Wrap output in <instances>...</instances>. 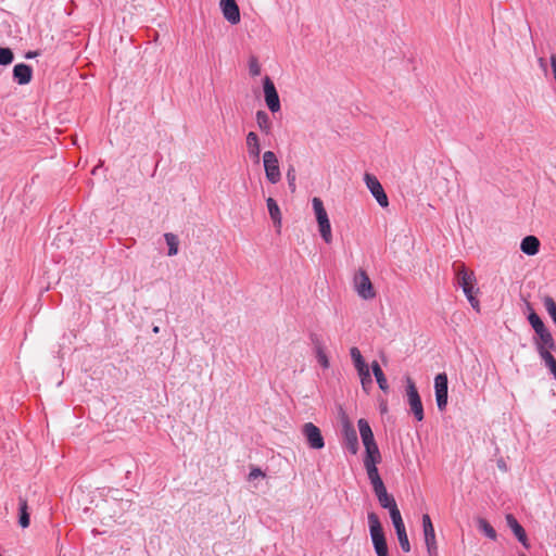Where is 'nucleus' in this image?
Wrapping results in <instances>:
<instances>
[{
  "label": "nucleus",
  "instance_id": "30",
  "mask_svg": "<svg viewBox=\"0 0 556 556\" xmlns=\"http://www.w3.org/2000/svg\"><path fill=\"white\" fill-rule=\"evenodd\" d=\"M378 502L381 505V507H383L386 509H389V510L391 508L397 506L396 503H395L394 497L391 494H389V493L383 495V496H381L380 498H378Z\"/></svg>",
  "mask_w": 556,
  "mask_h": 556
},
{
  "label": "nucleus",
  "instance_id": "44",
  "mask_svg": "<svg viewBox=\"0 0 556 556\" xmlns=\"http://www.w3.org/2000/svg\"><path fill=\"white\" fill-rule=\"evenodd\" d=\"M365 455H381L377 444L365 447Z\"/></svg>",
  "mask_w": 556,
  "mask_h": 556
},
{
  "label": "nucleus",
  "instance_id": "56",
  "mask_svg": "<svg viewBox=\"0 0 556 556\" xmlns=\"http://www.w3.org/2000/svg\"><path fill=\"white\" fill-rule=\"evenodd\" d=\"M552 319H553V321H554V323H555V325H556V316H555L554 318H552Z\"/></svg>",
  "mask_w": 556,
  "mask_h": 556
},
{
  "label": "nucleus",
  "instance_id": "28",
  "mask_svg": "<svg viewBox=\"0 0 556 556\" xmlns=\"http://www.w3.org/2000/svg\"><path fill=\"white\" fill-rule=\"evenodd\" d=\"M543 304L549 317L554 318L556 316V302L553 300V298L546 295L543 299Z\"/></svg>",
  "mask_w": 556,
  "mask_h": 556
},
{
  "label": "nucleus",
  "instance_id": "9",
  "mask_svg": "<svg viewBox=\"0 0 556 556\" xmlns=\"http://www.w3.org/2000/svg\"><path fill=\"white\" fill-rule=\"evenodd\" d=\"M435 401L438 408L443 412L447 405V376L442 372L434 378Z\"/></svg>",
  "mask_w": 556,
  "mask_h": 556
},
{
  "label": "nucleus",
  "instance_id": "21",
  "mask_svg": "<svg viewBox=\"0 0 556 556\" xmlns=\"http://www.w3.org/2000/svg\"><path fill=\"white\" fill-rule=\"evenodd\" d=\"M477 523L479 530L483 532L485 536L491 540H496L497 534L495 529L484 518H478Z\"/></svg>",
  "mask_w": 556,
  "mask_h": 556
},
{
  "label": "nucleus",
  "instance_id": "7",
  "mask_svg": "<svg viewBox=\"0 0 556 556\" xmlns=\"http://www.w3.org/2000/svg\"><path fill=\"white\" fill-rule=\"evenodd\" d=\"M263 162L266 178L271 184H277L281 178V174L276 154L271 151H266L263 155Z\"/></svg>",
  "mask_w": 556,
  "mask_h": 556
},
{
  "label": "nucleus",
  "instance_id": "22",
  "mask_svg": "<svg viewBox=\"0 0 556 556\" xmlns=\"http://www.w3.org/2000/svg\"><path fill=\"white\" fill-rule=\"evenodd\" d=\"M315 355H316V359H317L318 364L323 368H325V369L329 368L330 363H329V358H328V356L326 354V349H325L324 345L316 344V346H315Z\"/></svg>",
  "mask_w": 556,
  "mask_h": 556
},
{
  "label": "nucleus",
  "instance_id": "24",
  "mask_svg": "<svg viewBox=\"0 0 556 556\" xmlns=\"http://www.w3.org/2000/svg\"><path fill=\"white\" fill-rule=\"evenodd\" d=\"M350 354L356 370H359L367 366L357 348H352L350 350Z\"/></svg>",
  "mask_w": 556,
  "mask_h": 556
},
{
  "label": "nucleus",
  "instance_id": "45",
  "mask_svg": "<svg viewBox=\"0 0 556 556\" xmlns=\"http://www.w3.org/2000/svg\"><path fill=\"white\" fill-rule=\"evenodd\" d=\"M535 333L541 338L542 336L547 334L549 331L546 329L544 323L534 328Z\"/></svg>",
  "mask_w": 556,
  "mask_h": 556
},
{
  "label": "nucleus",
  "instance_id": "37",
  "mask_svg": "<svg viewBox=\"0 0 556 556\" xmlns=\"http://www.w3.org/2000/svg\"><path fill=\"white\" fill-rule=\"evenodd\" d=\"M377 556H389L387 541L374 544Z\"/></svg>",
  "mask_w": 556,
  "mask_h": 556
},
{
  "label": "nucleus",
  "instance_id": "11",
  "mask_svg": "<svg viewBox=\"0 0 556 556\" xmlns=\"http://www.w3.org/2000/svg\"><path fill=\"white\" fill-rule=\"evenodd\" d=\"M368 525L372 544L382 542L386 540L382 526L378 515L374 511L368 513Z\"/></svg>",
  "mask_w": 556,
  "mask_h": 556
},
{
  "label": "nucleus",
  "instance_id": "41",
  "mask_svg": "<svg viewBox=\"0 0 556 556\" xmlns=\"http://www.w3.org/2000/svg\"><path fill=\"white\" fill-rule=\"evenodd\" d=\"M389 513H390V517H391V519H392V522H397V520H399V521L403 520V519H402V516H401V513H400V510H399V508H397V506H395V507L391 508V509L389 510Z\"/></svg>",
  "mask_w": 556,
  "mask_h": 556
},
{
  "label": "nucleus",
  "instance_id": "31",
  "mask_svg": "<svg viewBox=\"0 0 556 556\" xmlns=\"http://www.w3.org/2000/svg\"><path fill=\"white\" fill-rule=\"evenodd\" d=\"M248 151H249L250 156L253 157L255 160V162H258L260 153H261V148H260L258 141H252V142L250 141Z\"/></svg>",
  "mask_w": 556,
  "mask_h": 556
},
{
  "label": "nucleus",
  "instance_id": "34",
  "mask_svg": "<svg viewBox=\"0 0 556 556\" xmlns=\"http://www.w3.org/2000/svg\"><path fill=\"white\" fill-rule=\"evenodd\" d=\"M357 426H358V430H359V434L361 437L362 435H368L370 433H372V430L368 424V421L364 418H361L358 421H357Z\"/></svg>",
  "mask_w": 556,
  "mask_h": 556
},
{
  "label": "nucleus",
  "instance_id": "43",
  "mask_svg": "<svg viewBox=\"0 0 556 556\" xmlns=\"http://www.w3.org/2000/svg\"><path fill=\"white\" fill-rule=\"evenodd\" d=\"M256 117H257V123L260 124L261 127H265L267 125L268 116L266 113L257 112Z\"/></svg>",
  "mask_w": 556,
  "mask_h": 556
},
{
  "label": "nucleus",
  "instance_id": "3",
  "mask_svg": "<svg viewBox=\"0 0 556 556\" xmlns=\"http://www.w3.org/2000/svg\"><path fill=\"white\" fill-rule=\"evenodd\" d=\"M406 395L412 413L418 421H421L424 407L417 388L410 378H407Z\"/></svg>",
  "mask_w": 556,
  "mask_h": 556
},
{
  "label": "nucleus",
  "instance_id": "15",
  "mask_svg": "<svg viewBox=\"0 0 556 556\" xmlns=\"http://www.w3.org/2000/svg\"><path fill=\"white\" fill-rule=\"evenodd\" d=\"M520 249L527 255H535L540 250V241L534 236H527L522 239Z\"/></svg>",
  "mask_w": 556,
  "mask_h": 556
},
{
  "label": "nucleus",
  "instance_id": "47",
  "mask_svg": "<svg viewBox=\"0 0 556 556\" xmlns=\"http://www.w3.org/2000/svg\"><path fill=\"white\" fill-rule=\"evenodd\" d=\"M467 300L469 301L472 308H475L476 311H479L480 304H479L478 299L475 295H470L469 298H467Z\"/></svg>",
  "mask_w": 556,
  "mask_h": 556
},
{
  "label": "nucleus",
  "instance_id": "52",
  "mask_svg": "<svg viewBox=\"0 0 556 556\" xmlns=\"http://www.w3.org/2000/svg\"><path fill=\"white\" fill-rule=\"evenodd\" d=\"M152 331H153V333H159L160 332V327L159 326H154L152 328Z\"/></svg>",
  "mask_w": 556,
  "mask_h": 556
},
{
  "label": "nucleus",
  "instance_id": "19",
  "mask_svg": "<svg viewBox=\"0 0 556 556\" xmlns=\"http://www.w3.org/2000/svg\"><path fill=\"white\" fill-rule=\"evenodd\" d=\"M371 369H372V374L377 380L379 388L382 391L387 392L389 390V384H388L387 378H386L382 369L380 368L379 364L377 362H372Z\"/></svg>",
  "mask_w": 556,
  "mask_h": 556
},
{
  "label": "nucleus",
  "instance_id": "48",
  "mask_svg": "<svg viewBox=\"0 0 556 556\" xmlns=\"http://www.w3.org/2000/svg\"><path fill=\"white\" fill-rule=\"evenodd\" d=\"M393 526L395 528L396 534L406 531L403 520L393 522Z\"/></svg>",
  "mask_w": 556,
  "mask_h": 556
},
{
  "label": "nucleus",
  "instance_id": "36",
  "mask_svg": "<svg viewBox=\"0 0 556 556\" xmlns=\"http://www.w3.org/2000/svg\"><path fill=\"white\" fill-rule=\"evenodd\" d=\"M371 486H372L375 495L377 496V500L380 498L381 496L388 494V491H387V488H386L383 481L378 482L377 484H372Z\"/></svg>",
  "mask_w": 556,
  "mask_h": 556
},
{
  "label": "nucleus",
  "instance_id": "14",
  "mask_svg": "<svg viewBox=\"0 0 556 556\" xmlns=\"http://www.w3.org/2000/svg\"><path fill=\"white\" fill-rule=\"evenodd\" d=\"M456 277L457 282L462 287V289L470 286H476V277L473 271H468L464 264L457 267Z\"/></svg>",
  "mask_w": 556,
  "mask_h": 556
},
{
  "label": "nucleus",
  "instance_id": "51",
  "mask_svg": "<svg viewBox=\"0 0 556 556\" xmlns=\"http://www.w3.org/2000/svg\"><path fill=\"white\" fill-rule=\"evenodd\" d=\"M247 139H256V135L254 132H249Z\"/></svg>",
  "mask_w": 556,
  "mask_h": 556
},
{
  "label": "nucleus",
  "instance_id": "55",
  "mask_svg": "<svg viewBox=\"0 0 556 556\" xmlns=\"http://www.w3.org/2000/svg\"><path fill=\"white\" fill-rule=\"evenodd\" d=\"M59 556H66V555H65V554H62V551H61Z\"/></svg>",
  "mask_w": 556,
  "mask_h": 556
},
{
  "label": "nucleus",
  "instance_id": "8",
  "mask_svg": "<svg viewBox=\"0 0 556 556\" xmlns=\"http://www.w3.org/2000/svg\"><path fill=\"white\" fill-rule=\"evenodd\" d=\"M364 180L367 188L371 192L372 197L377 200L379 205H381L382 207H387L389 205V200L377 177L366 173L364 176Z\"/></svg>",
  "mask_w": 556,
  "mask_h": 556
},
{
  "label": "nucleus",
  "instance_id": "20",
  "mask_svg": "<svg viewBox=\"0 0 556 556\" xmlns=\"http://www.w3.org/2000/svg\"><path fill=\"white\" fill-rule=\"evenodd\" d=\"M18 510H20V517H18V523L22 528H27L29 526V514H28V506L27 501L25 498L20 497L18 500Z\"/></svg>",
  "mask_w": 556,
  "mask_h": 556
},
{
  "label": "nucleus",
  "instance_id": "49",
  "mask_svg": "<svg viewBox=\"0 0 556 556\" xmlns=\"http://www.w3.org/2000/svg\"><path fill=\"white\" fill-rule=\"evenodd\" d=\"M463 291H464L466 298H469L470 295H475V286L463 288Z\"/></svg>",
  "mask_w": 556,
  "mask_h": 556
},
{
  "label": "nucleus",
  "instance_id": "13",
  "mask_svg": "<svg viewBox=\"0 0 556 556\" xmlns=\"http://www.w3.org/2000/svg\"><path fill=\"white\" fill-rule=\"evenodd\" d=\"M13 77L20 85H26L31 80L33 70L27 64H16L13 68Z\"/></svg>",
  "mask_w": 556,
  "mask_h": 556
},
{
  "label": "nucleus",
  "instance_id": "25",
  "mask_svg": "<svg viewBox=\"0 0 556 556\" xmlns=\"http://www.w3.org/2000/svg\"><path fill=\"white\" fill-rule=\"evenodd\" d=\"M357 374L359 376L363 389L367 391V387L372 382L368 366L357 370Z\"/></svg>",
  "mask_w": 556,
  "mask_h": 556
},
{
  "label": "nucleus",
  "instance_id": "50",
  "mask_svg": "<svg viewBox=\"0 0 556 556\" xmlns=\"http://www.w3.org/2000/svg\"><path fill=\"white\" fill-rule=\"evenodd\" d=\"M38 55V52L37 51H29L25 54V58L26 59H31V58H35Z\"/></svg>",
  "mask_w": 556,
  "mask_h": 556
},
{
  "label": "nucleus",
  "instance_id": "40",
  "mask_svg": "<svg viewBox=\"0 0 556 556\" xmlns=\"http://www.w3.org/2000/svg\"><path fill=\"white\" fill-rule=\"evenodd\" d=\"M265 477V473L260 468H252V470L249 473V480H255L257 478Z\"/></svg>",
  "mask_w": 556,
  "mask_h": 556
},
{
  "label": "nucleus",
  "instance_id": "29",
  "mask_svg": "<svg viewBox=\"0 0 556 556\" xmlns=\"http://www.w3.org/2000/svg\"><path fill=\"white\" fill-rule=\"evenodd\" d=\"M539 339H540V341L538 342L536 348L543 346V348L547 349L548 351L555 349V343H554L551 332H548L545 336H542Z\"/></svg>",
  "mask_w": 556,
  "mask_h": 556
},
{
  "label": "nucleus",
  "instance_id": "5",
  "mask_svg": "<svg viewBox=\"0 0 556 556\" xmlns=\"http://www.w3.org/2000/svg\"><path fill=\"white\" fill-rule=\"evenodd\" d=\"M422 530L428 556H439L434 528L427 514L422 516Z\"/></svg>",
  "mask_w": 556,
  "mask_h": 556
},
{
  "label": "nucleus",
  "instance_id": "12",
  "mask_svg": "<svg viewBox=\"0 0 556 556\" xmlns=\"http://www.w3.org/2000/svg\"><path fill=\"white\" fill-rule=\"evenodd\" d=\"M506 523L515 534V536L518 539V541L526 547L529 548L530 544L526 534L525 529L517 521V519L511 515L507 514L506 517Z\"/></svg>",
  "mask_w": 556,
  "mask_h": 556
},
{
  "label": "nucleus",
  "instance_id": "26",
  "mask_svg": "<svg viewBox=\"0 0 556 556\" xmlns=\"http://www.w3.org/2000/svg\"><path fill=\"white\" fill-rule=\"evenodd\" d=\"M368 476V479L372 484H377L378 482H381L382 479L379 475L377 466H364Z\"/></svg>",
  "mask_w": 556,
  "mask_h": 556
},
{
  "label": "nucleus",
  "instance_id": "46",
  "mask_svg": "<svg viewBox=\"0 0 556 556\" xmlns=\"http://www.w3.org/2000/svg\"><path fill=\"white\" fill-rule=\"evenodd\" d=\"M535 333L541 338L542 336L547 334L549 331L546 329L544 323L534 328Z\"/></svg>",
  "mask_w": 556,
  "mask_h": 556
},
{
  "label": "nucleus",
  "instance_id": "10",
  "mask_svg": "<svg viewBox=\"0 0 556 556\" xmlns=\"http://www.w3.org/2000/svg\"><path fill=\"white\" fill-rule=\"evenodd\" d=\"M219 5L225 20L231 25L240 23V10L236 0H220Z\"/></svg>",
  "mask_w": 556,
  "mask_h": 556
},
{
  "label": "nucleus",
  "instance_id": "16",
  "mask_svg": "<svg viewBox=\"0 0 556 556\" xmlns=\"http://www.w3.org/2000/svg\"><path fill=\"white\" fill-rule=\"evenodd\" d=\"M344 441L346 448L352 454H356L358 451V439L355 429L349 426L344 428Z\"/></svg>",
  "mask_w": 556,
  "mask_h": 556
},
{
  "label": "nucleus",
  "instance_id": "38",
  "mask_svg": "<svg viewBox=\"0 0 556 556\" xmlns=\"http://www.w3.org/2000/svg\"><path fill=\"white\" fill-rule=\"evenodd\" d=\"M381 462V455H365L364 466H377Z\"/></svg>",
  "mask_w": 556,
  "mask_h": 556
},
{
  "label": "nucleus",
  "instance_id": "42",
  "mask_svg": "<svg viewBox=\"0 0 556 556\" xmlns=\"http://www.w3.org/2000/svg\"><path fill=\"white\" fill-rule=\"evenodd\" d=\"M362 442L364 444V447L377 444L374 438V433H370L368 435H362Z\"/></svg>",
  "mask_w": 556,
  "mask_h": 556
},
{
  "label": "nucleus",
  "instance_id": "58",
  "mask_svg": "<svg viewBox=\"0 0 556 556\" xmlns=\"http://www.w3.org/2000/svg\"><path fill=\"white\" fill-rule=\"evenodd\" d=\"M0 556H2V555L0 554Z\"/></svg>",
  "mask_w": 556,
  "mask_h": 556
},
{
  "label": "nucleus",
  "instance_id": "39",
  "mask_svg": "<svg viewBox=\"0 0 556 556\" xmlns=\"http://www.w3.org/2000/svg\"><path fill=\"white\" fill-rule=\"evenodd\" d=\"M528 320H529V323H530V325L532 326L533 329L535 327H538V326L543 324V321L540 318V316L535 312H533V311L529 314Z\"/></svg>",
  "mask_w": 556,
  "mask_h": 556
},
{
  "label": "nucleus",
  "instance_id": "27",
  "mask_svg": "<svg viewBox=\"0 0 556 556\" xmlns=\"http://www.w3.org/2000/svg\"><path fill=\"white\" fill-rule=\"evenodd\" d=\"M13 61V52L10 48H0V65H9Z\"/></svg>",
  "mask_w": 556,
  "mask_h": 556
},
{
  "label": "nucleus",
  "instance_id": "18",
  "mask_svg": "<svg viewBox=\"0 0 556 556\" xmlns=\"http://www.w3.org/2000/svg\"><path fill=\"white\" fill-rule=\"evenodd\" d=\"M538 352L541 356V358L544 361L546 367H548V369L551 370V372L554 375L555 379H556V359L554 358V356L551 354V352L543 348V346H538Z\"/></svg>",
  "mask_w": 556,
  "mask_h": 556
},
{
  "label": "nucleus",
  "instance_id": "57",
  "mask_svg": "<svg viewBox=\"0 0 556 556\" xmlns=\"http://www.w3.org/2000/svg\"><path fill=\"white\" fill-rule=\"evenodd\" d=\"M520 556H526V555H523V554H522V555H520Z\"/></svg>",
  "mask_w": 556,
  "mask_h": 556
},
{
  "label": "nucleus",
  "instance_id": "53",
  "mask_svg": "<svg viewBox=\"0 0 556 556\" xmlns=\"http://www.w3.org/2000/svg\"><path fill=\"white\" fill-rule=\"evenodd\" d=\"M498 467H500V468H502V469H505V464H504V463H503V464H502V463H500V464H498Z\"/></svg>",
  "mask_w": 556,
  "mask_h": 556
},
{
  "label": "nucleus",
  "instance_id": "6",
  "mask_svg": "<svg viewBox=\"0 0 556 556\" xmlns=\"http://www.w3.org/2000/svg\"><path fill=\"white\" fill-rule=\"evenodd\" d=\"M264 97L267 108L276 113L280 110V100L276 87L269 76L263 79Z\"/></svg>",
  "mask_w": 556,
  "mask_h": 556
},
{
  "label": "nucleus",
  "instance_id": "2",
  "mask_svg": "<svg viewBox=\"0 0 556 556\" xmlns=\"http://www.w3.org/2000/svg\"><path fill=\"white\" fill-rule=\"evenodd\" d=\"M353 288L363 300H372L376 291L372 282L364 269H358L353 277Z\"/></svg>",
  "mask_w": 556,
  "mask_h": 556
},
{
  "label": "nucleus",
  "instance_id": "17",
  "mask_svg": "<svg viewBox=\"0 0 556 556\" xmlns=\"http://www.w3.org/2000/svg\"><path fill=\"white\" fill-rule=\"evenodd\" d=\"M268 213L270 215L271 220L274 222L275 226L278 228L281 227V212L277 204V202L273 198H268L266 200Z\"/></svg>",
  "mask_w": 556,
  "mask_h": 556
},
{
  "label": "nucleus",
  "instance_id": "32",
  "mask_svg": "<svg viewBox=\"0 0 556 556\" xmlns=\"http://www.w3.org/2000/svg\"><path fill=\"white\" fill-rule=\"evenodd\" d=\"M397 539H399V543H400V546L401 548L405 552V553H408L410 551V544H409V540H408V536H407V533L406 531H403L401 533H397Z\"/></svg>",
  "mask_w": 556,
  "mask_h": 556
},
{
  "label": "nucleus",
  "instance_id": "23",
  "mask_svg": "<svg viewBox=\"0 0 556 556\" xmlns=\"http://www.w3.org/2000/svg\"><path fill=\"white\" fill-rule=\"evenodd\" d=\"M164 238L168 245V255L169 256L176 255L178 253V244H179L177 236L168 232V233L164 235Z\"/></svg>",
  "mask_w": 556,
  "mask_h": 556
},
{
  "label": "nucleus",
  "instance_id": "54",
  "mask_svg": "<svg viewBox=\"0 0 556 556\" xmlns=\"http://www.w3.org/2000/svg\"><path fill=\"white\" fill-rule=\"evenodd\" d=\"M539 62H540L541 66L544 65V60L543 59H540Z\"/></svg>",
  "mask_w": 556,
  "mask_h": 556
},
{
  "label": "nucleus",
  "instance_id": "33",
  "mask_svg": "<svg viewBox=\"0 0 556 556\" xmlns=\"http://www.w3.org/2000/svg\"><path fill=\"white\" fill-rule=\"evenodd\" d=\"M249 72L252 76L261 74V65L255 56H251L249 60Z\"/></svg>",
  "mask_w": 556,
  "mask_h": 556
},
{
  "label": "nucleus",
  "instance_id": "1",
  "mask_svg": "<svg viewBox=\"0 0 556 556\" xmlns=\"http://www.w3.org/2000/svg\"><path fill=\"white\" fill-rule=\"evenodd\" d=\"M312 206L318 225V231L326 243L332 242L331 224L323 201L315 197L312 199Z\"/></svg>",
  "mask_w": 556,
  "mask_h": 556
},
{
  "label": "nucleus",
  "instance_id": "35",
  "mask_svg": "<svg viewBox=\"0 0 556 556\" xmlns=\"http://www.w3.org/2000/svg\"><path fill=\"white\" fill-rule=\"evenodd\" d=\"M287 180H288V185H289V188H290L291 192H294L295 189H296V185H295L296 174H295L294 168H289L288 169V172H287Z\"/></svg>",
  "mask_w": 556,
  "mask_h": 556
},
{
  "label": "nucleus",
  "instance_id": "4",
  "mask_svg": "<svg viewBox=\"0 0 556 556\" xmlns=\"http://www.w3.org/2000/svg\"><path fill=\"white\" fill-rule=\"evenodd\" d=\"M308 446L313 450H321L325 446V441L321 432L313 422H306L302 426L301 430Z\"/></svg>",
  "mask_w": 556,
  "mask_h": 556
}]
</instances>
